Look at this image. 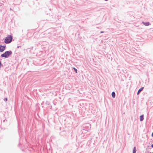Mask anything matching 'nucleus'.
I'll use <instances>...</instances> for the list:
<instances>
[{"label": "nucleus", "instance_id": "1", "mask_svg": "<svg viewBox=\"0 0 153 153\" xmlns=\"http://www.w3.org/2000/svg\"><path fill=\"white\" fill-rule=\"evenodd\" d=\"M12 54V52L11 51H7L1 55V57L2 58H8Z\"/></svg>", "mask_w": 153, "mask_h": 153}, {"label": "nucleus", "instance_id": "2", "mask_svg": "<svg viewBox=\"0 0 153 153\" xmlns=\"http://www.w3.org/2000/svg\"><path fill=\"white\" fill-rule=\"evenodd\" d=\"M82 130L86 132L88 131L91 128V125L89 123L83 124L82 126Z\"/></svg>", "mask_w": 153, "mask_h": 153}, {"label": "nucleus", "instance_id": "3", "mask_svg": "<svg viewBox=\"0 0 153 153\" xmlns=\"http://www.w3.org/2000/svg\"><path fill=\"white\" fill-rule=\"evenodd\" d=\"M13 37L11 35H8L6 37L4 40V42L6 44H9L12 41Z\"/></svg>", "mask_w": 153, "mask_h": 153}, {"label": "nucleus", "instance_id": "4", "mask_svg": "<svg viewBox=\"0 0 153 153\" xmlns=\"http://www.w3.org/2000/svg\"><path fill=\"white\" fill-rule=\"evenodd\" d=\"M6 47L5 45H0V52H3L6 49Z\"/></svg>", "mask_w": 153, "mask_h": 153}, {"label": "nucleus", "instance_id": "5", "mask_svg": "<svg viewBox=\"0 0 153 153\" xmlns=\"http://www.w3.org/2000/svg\"><path fill=\"white\" fill-rule=\"evenodd\" d=\"M142 23H143L144 25L146 26H148L150 25V23L149 22H142Z\"/></svg>", "mask_w": 153, "mask_h": 153}, {"label": "nucleus", "instance_id": "6", "mask_svg": "<svg viewBox=\"0 0 153 153\" xmlns=\"http://www.w3.org/2000/svg\"><path fill=\"white\" fill-rule=\"evenodd\" d=\"M144 88V87H142L141 88H140V89H139L137 91V94L138 95L139 94H140L141 92L143 90Z\"/></svg>", "mask_w": 153, "mask_h": 153}, {"label": "nucleus", "instance_id": "7", "mask_svg": "<svg viewBox=\"0 0 153 153\" xmlns=\"http://www.w3.org/2000/svg\"><path fill=\"white\" fill-rule=\"evenodd\" d=\"M144 119V115L142 114L140 116V121H142Z\"/></svg>", "mask_w": 153, "mask_h": 153}, {"label": "nucleus", "instance_id": "8", "mask_svg": "<svg viewBox=\"0 0 153 153\" xmlns=\"http://www.w3.org/2000/svg\"><path fill=\"white\" fill-rule=\"evenodd\" d=\"M115 93L114 91H113L111 93V96L113 98H114L115 97Z\"/></svg>", "mask_w": 153, "mask_h": 153}, {"label": "nucleus", "instance_id": "9", "mask_svg": "<svg viewBox=\"0 0 153 153\" xmlns=\"http://www.w3.org/2000/svg\"><path fill=\"white\" fill-rule=\"evenodd\" d=\"M73 69H74V71L76 73H77V69L76 68H75L74 67L73 68Z\"/></svg>", "mask_w": 153, "mask_h": 153}, {"label": "nucleus", "instance_id": "10", "mask_svg": "<svg viewBox=\"0 0 153 153\" xmlns=\"http://www.w3.org/2000/svg\"><path fill=\"white\" fill-rule=\"evenodd\" d=\"M4 100L5 102H6L7 101V98H5L4 99Z\"/></svg>", "mask_w": 153, "mask_h": 153}, {"label": "nucleus", "instance_id": "11", "mask_svg": "<svg viewBox=\"0 0 153 153\" xmlns=\"http://www.w3.org/2000/svg\"><path fill=\"white\" fill-rule=\"evenodd\" d=\"M2 66V65L1 63V61H0V68H1V66Z\"/></svg>", "mask_w": 153, "mask_h": 153}, {"label": "nucleus", "instance_id": "12", "mask_svg": "<svg viewBox=\"0 0 153 153\" xmlns=\"http://www.w3.org/2000/svg\"><path fill=\"white\" fill-rule=\"evenodd\" d=\"M133 150H134V151H136V148L135 147H134L133 148Z\"/></svg>", "mask_w": 153, "mask_h": 153}, {"label": "nucleus", "instance_id": "13", "mask_svg": "<svg viewBox=\"0 0 153 153\" xmlns=\"http://www.w3.org/2000/svg\"><path fill=\"white\" fill-rule=\"evenodd\" d=\"M136 151L133 150V153H136Z\"/></svg>", "mask_w": 153, "mask_h": 153}, {"label": "nucleus", "instance_id": "14", "mask_svg": "<svg viewBox=\"0 0 153 153\" xmlns=\"http://www.w3.org/2000/svg\"><path fill=\"white\" fill-rule=\"evenodd\" d=\"M104 33V31H101L100 32V33Z\"/></svg>", "mask_w": 153, "mask_h": 153}, {"label": "nucleus", "instance_id": "15", "mask_svg": "<svg viewBox=\"0 0 153 153\" xmlns=\"http://www.w3.org/2000/svg\"><path fill=\"white\" fill-rule=\"evenodd\" d=\"M151 147L153 148V143L152 144V145L151 146Z\"/></svg>", "mask_w": 153, "mask_h": 153}, {"label": "nucleus", "instance_id": "16", "mask_svg": "<svg viewBox=\"0 0 153 153\" xmlns=\"http://www.w3.org/2000/svg\"><path fill=\"white\" fill-rule=\"evenodd\" d=\"M151 136L152 137H153V132H152V135H151Z\"/></svg>", "mask_w": 153, "mask_h": 153}, {"label": "nucleus", "instance_id": "17", "mask_svg": "<svg viewBox=\"0 0 153 153\" xmlns=\"http://www.w3.org/2000/svg\"><path fill=\"white\" fill-rule=\"evenodd\" d=\"M49 33H50L51 34H52V32L51 31V33H49V32H48Z\"/></svg>", "mask_w": 153, "mask_h": 153}, {"label": "nucleus", "instance_id": "18", "mask_svg": "<svg viewBox=\"0 0 153 153\" xmlns=\"http://www.w3.org/2000/svg\"><path fill=\"white\" fill-rule=\"evenodd\" d=\"M20 46H18L17 47V48H19V47H20Z\"/></svg>", "mask_w": 153, "mask_h": 153}, {"label": "nucleus", "instance_id": "19", "mask_svg": "<svg viewBox=\"0 0 153 153\" xmlns=\"http://www.w3.org/2000/svg\"><path fill=\"white\" fill-rule=\"evenodd\" d=\"M10 10H12V9L11 8H10Z\"/></svg>", "mask_w": 153, "mask_h": 153}, {"label": "nucleus", "instance_id": "20", "mask_svg": "<svg viewBox=\"0 0 153 153\" xmlns=\"http://www.w3.org/2000/svg\"><path fill=\"white\" fill-rule=\"evenodd\" d=\"M104 0L105 1H108V0Z\"/></svg>", "mask_w": 153, "mask_h": 153}, {"label": "nucleus", "instance_id": "21", "mask_svg": "<svg viewBox=\"0 0 153 153\" xmlns=\"http://www.w3.org/2000/svg\"><path fill=\"white\" fill-rule=\"evenodd\" d=\"M149 153H153V152H149Z\"/></svg>", "mask_w": 153, "mask_h": 153}]
</instances>
